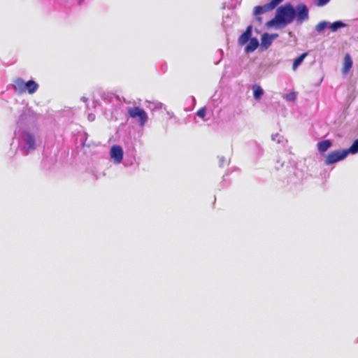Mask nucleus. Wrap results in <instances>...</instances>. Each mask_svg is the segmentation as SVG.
Returning <instances> with one entry per match:
<instances>
[{
    "label": "nucleus",
    "instance_id": "14",
    "mask_svg": "<svg viewBox=\"0 0 358 358\" xmlns=\"http://www.w3.org/2000/svg\"><path fill=\"white\" fill-rule=\"evenodd\" d=\"M25 86L26 82L20 78H17L13 84L14 90L20 94L25 92Z\"/></svg>",
    "mask_w": 358,
    "mask_h": 358
},
{
    "label": "nucleus",
    "instance_id": "24",
    "mask_svg": "<svg viewBox=\"0 0 358 358\" xmlns=\"http://www.w3.org/2000/svg\"><path fill=\"white\" fill-rule=\"evenodd\" d=\"M189 99V100L192 102V107L189 109H186V110H193V108L196 106V99H195L194 96H191Z\"/></svg>",
    "mask_w": 358,
    "mask_h": 358
},
{
    "label": "nucleus",
    "instance_id": "8",
    "mask_svg": "<svg viewBox=\"0 0 358 358\" xmlns=\"http://www.w3.org/2000/svg\"><path fill=\"white\" fill-rule=\"evenodd\" d=\"M124 152L122 148L119 145H114L110 148V156L115 164H120L123 159Z\"/></svg>",
    "mask_w": 358,
    "mask_h": 358
},
{
    "label": "nucleus",
    "instance_id": "16",
    "mask_svg": "<svg viewBox=\"0 0 358 358\" xmlns=\"http://www.w3.org/2000/svg\"><path fill=\"white\" fill-rule=\"evenodd\" d=\"M38 85L33 80H29L26 82L25 92L27 91L29 94H34L37 91Z\"/></svg>",
    "mask_w": 358,
    "mask_h": 358
},
{
    "label": "nucleus",
    "instance_id": "1",
    "mask_svg": "<svg viewBox=\"0 0 358 358\" xmlns=\"http://www.w3.org/2000/svg\"><path fill=\"white\" fill-rule=\"evenodd\" d=\"M309 19V8L304 3H299L295 6L290 2L285 3L277 8L275 15L266 22V27L279 30L296 21L302 24Z\"/></svg>",
    "mask_w": 358,
    "mask_h": 358
},
{
    "label": "nucleus",
    "instance_id": "12",
    "mask_svg": "<svg viewBox=\"0 0 358 358\" xmlns=\"http://www.w3.org/2000/svg\"><path fill=\"white\" fill-rule=\"evenodd\" d=\"M145 103H146L145 107L152 111L162 109V108L166 110V106H164V104L159 102V101H157V100H153V101L146 100Z\"/></svg>",
    "mask_w": 358,
    "mask_h": 358
},
{
    "label": "nucleus",
    "instance_id": "23",
    "mask_svg": "<svg viewBox=\"0 0 358 358\" xmlns=\"http://www.w3.org/2000/svg\"><path fill=\"white\" fill-rule=\"evenodd\" d=\"M285 99L288 101H294L296 99V94L295 92H290L286 94Z\"/></svg>",
    "mask_w": 358,
    "mask_h": 358
},
{
    "label": "nucleus",
    "instance_id": "20",
    "mask_svg": "<svg viewBox=\"0 0 358 358\" xmlns=\"http://www.w3.org/2000/svg\"><path fill=\"white\" fill-rule=\"evenodd\" d=\"M331 0H313L314 4L317 7H323L327 5Z\"/></svg>",
    "mask_w": 358,
    "mask_h": 358
},
{
    "label": "nucleus",
    "instance_id": "4",
    "mask_svg": "<svg viewBox=\"0 0 358 358\" xmlns=\"http://www.w3.org/2000/svg\"><path fill=\"white\" fill-rule=\"evenodd\" d=\"M275 8H277L276 4L273 0H271L268 3L264 5L255 6L252 13L254 20L259 24H261L262 23V17L261 15L266 13L272 11Z\"/></svg>",
    "mask_w": 358,
    "mask_h": 358
},
{
    "label": "nucleus",
    "instance_id": "6",
    "mask_svg": "<svg viewBox=\"0 0 358 358\" xmlns=\"http://www.w3.org/2000/svg\"><path fill=\"white\" fill-rule=\"evenodd\" d=\"M127 113L129 117L138 119V124L141 127L144 126L148 120L146 112L143 108L138 106L128 108Z\"/></svg>",
    "mask_w": 358,
    "mask_h": 358
},
{
    "label": "nucleus",
    "instance_id": "29",
    "mask_svg": "<svg viewBox=\"0 0 358 358\" xmlns=\"http://www.w3.org/2000/svg\"><path fill=\"white\" fill-rule=\"evenodd\" d=\"M81 100H82L83 102H87V99L85 96H83V97L81 98Z\"/></svg>",
    "mask_w": 358,
    "mask_h": 358
},
{
    "label": "nucleus",
    "instance_id": "27",
    "mask_svg": "<svg viewBox=\"0 0 358 358\" xmlns=\"http://www.w3.org/2000/svg\"><path fill=\"white\" fill-rule=\"evenodd\" d=\"M278 34H270L271 40L273 42V41L278 37Z\"/></svg>",
    "mask_w": 358,
    "mask_h": 358
},
{
    "label": "nucleus",
    "instance_id": "7",
    "mask_svg": "<svg viewBox=\"0 0 358 358\" xmlns=\"http://www.w3.org/2000/svg\"><path fill=\"white\" fill-rule=\"evenodd\" d=\"M348 155L345 149L336 150L331 152L324 159V164L327 166L334 164L345 159Z\"/></svg>",
    "mask_w": 358,
    "mask_h": 358
},
{
    "label": "nucleus",
    "instance_id": "26",
    "mask_svg": "<svg viewBox=\"0 0 358 358\" xmlns=\"http://www.w3.org/2000/svg\"><path fill=\"white\" fill-rule=\"evenodd\" d=\"M224 162H225V158L224 157H220V162H219V165L220 167L223 166Z\"/></svg>",
    "mask_w": 358,
    "mask_h": 358
},
{
    "label": "nucleus",
    "instance_id": "30",
    "mask_svg": "<svg viewBox=\"0 0 358 358\" xmlns=\"http://www.w3.org/2000/svg\"><path fill=\"white\" fill-rule=\"evenodd\" d=\"M85 0H78L79 4L82 3Z\"/></svg>",
    "mask_w": 358,
    "mask_h": 358
},
{
    "label": "nucleus",
    "instance_id": "31",
    "mask_svg": "<svg viewBox=\"0 0 358 358\" xmlns=\"http://www.w3.org/2000/svg\"><path fill=\"white\" fill-rule=\"evenodd\" d=\"M357 342H358V338H357Z\"/></svg>",
    "mask_w": 358,
    "mask_h": 358
},
{
    "label": "nucleus",
    "instance_id": "13",
    "mask_svg": "<svg viewBox=\"0 0 358 358\" xmlns=\"http://www.w3.org/2000/svg\"><path fill=\"white\" fill-rule=\"evenodd\" d=\"M332 145V141L329 139L320 141L317 143V150L320 154L327 152Z\"/></svg>",
    "mask_w": 358,
    "mask_h": 358
},
{
    "label": "nucleus",
    "instance_id": "10",
    "mask_svg": "<svg viewBox=\"0 0 358 358\" xmlns=\"http://www.w3.org/2000/svg\"><path fill=\"white\" fill-rule=\"evenodd\" d=\"M353 66V61L351 55L346 53L343 58V64L342 68V73L343 76L347 75Z\"/></svg>",
    "mask_w": 358,
    "mask_h": 358
},
{
    "label": "nucleus",
    "instance_id": "11",
    "mask_svg": "<svg viewBox=\"0 0 358 358\" xmlns=\"http://www.w3.org/2000/svg\"><path fill=\"white\" fill-rule=\"evenodd\" d=\"M259 40L253 37L245 45L244 51L246 54L252 53L259 48Z\"/></svg>",
    "mask_w": 358,
    "mask_h": 358
},
{
    "label": "nucleus",
    "instance_id": "28",
    "mask_svg": "<svg viewBox=\"0 0 358 358\" xmlns=\"http://www.w3.org/2000/svg\"><path fill=\"white\" fill-rule=\"evenodd\" d=\"M274 1V3L276 4V6L278 7V6L281 3V2L283 1V0H273Z\"/></svg>",
    "mask_w": 358,
    "mask_h": 358
},
{
    "label": "nucleus",
    "instance_id": "17",
    "mask_svg": "<svg viewBox=\"0 0 358 358\" xmlns=\"http://www.w3.org/2000/svg\"><path fill=\"white\" fill-rule=\"evenodd\" d=\"M253 97L255 100H259L264 95V90L259 85H255L252 87Z\"/></svg>",
    "mask_w": 358,
    "mask_h": 358
},
{
    "label": "nucleus",
    "instance_id": "15",
    "mask_svg": "<svg viewBox=\"0 0 358 358\" xmlns=\"http://www.w3.org/2000/svg\"><path fill=\"white\" fill-rule=\"evenodd\" d=\"M270 34L265 32L261 36V45L264 49H268L272 44Z\"/></svg>",
    "mask_w": 358,
    "mask_h": 358
},
{
    "label": "nucleus",
    "instance_id": "18",
    "mask_svg": "<svg viewBox=\"0 0 358 358\" xmlns=\"http://www.w3.org/2000/svg\"><path fill=\"white\" fill-rule=\"evenodd\" d=\"M348 156L349 155H355L358 153V138L355 139L351 145L347 148L345 149Z\"/></svg>",
    "mask_w": 358,
    "mask_h": 358
},
{
    "label": "nucleus",
    "instance_id": "19",
    "mask_svg": "<svg viewBox=\"0 0 358 358\" xmlns=\"http://www.w3.org/2000/svg\"><path fill=\"white\" fill-rule=\"evenodd\" d=\"M308 55L307 52L302 53L296 59H294L292 64V69L295 71L303 62L306 56Z\"/></svg>",
    "mask_w": 358,
    "mask_h": 358
},
{
    "label": "nucleus",
    "instance_id": "22",
    "mask_svg": "<svg viewBox=\"0 0 358 358\" xmlns=\"http://www.w3.org/2000/svg\"><path fill=\"white\" fill-rule=\"evenodd\" d=\"M206 115V108L205 107L201 108L197 112L196 115L200 118H204Z\"/></svg>",
    "mask_w": 358,
    "mask_h": 358
},
{
    "label": "nucleus",
    "instance_id": "25",
    "mask_svg": "<svg viewBox=\"0 0 358 358\" xmlns=\"http://www.w3.org/2000/svg\"><path fill=\"white\" fill-rule=\"evenodd\" d=\"M87 120L90 122H93L95 120V115L93 113H89L87 115Z\"/></svg>",
    "mask_w": 358,
    "mask_h": 358
},
{
    "label": "nucleus",
    "instance_id": "9",
    "mask_svg": "<svg viewBox=\"0 0 358 358\" xmlns=\"http://www.w3.org/2000/svg\"><path fill=\"white\" fill-rule=\"evenodd\" d=\"M252 31V25H248L246 27L245 30L240 35V36L238 38V43L240 46L245 45L248 42V41L253 38Z\"/></svg>",
    "mask_w": 358,
    "mask_h": 358
},
{
    "label": "nucleus",
    "instance_id": "21",
    "mask_svg": "<svg viewBox=\"0 0 358 358\" xmlns=\"http://www.w3.org/2000/svg\"><path fill=\"white\" fill-rule=\"evenodd\" d=\"M271 139L278 143H281L283 141V136L277 133L272 134Z\"/></svg>",
    "mask_w": 358,
    "mask_h": 358
},
{
    "label": "nucleus",
    "instance_id": "2",
    "mask_svg": "<svg viewBox=\"0 0 358 358\" xmlns=\"http://www.w3.org/2000/svg\"><path fill=\"white\" fill-rule=\"evenodd\" d=\"M14 138L17 139L19 147L24 155H27L36 149L35 136L29 130H21L18 134L17 131H14Z\"/></svg>",
    "mask_w": 358,
    "mask_h": 358
},
{
    "label": "nucleus",
    "instance_id": "3",
    "mask_svg": "<svg viewBox=\"0 0 358 358\" xmlns=\"http://www.w3.org/2000/svg\"><path fill=\"white\" fill-rule=\"evenodd\" d=\"M37 120L36 113L30 108H24L17 119L15 131L17 134L21 130H29Z\"/></svg>",
    "mask_w": 358,
    "mask_h": 358
},
{
    "label": "nucleus",
    "instance_id": "5",
    "mask_svg": "<svg viewBox=\"0 0 358 358\" xmlns=\"http://www.w3.org/2000/svg\"><path fill=\"white\" fill-rule=\"evenodd\" d=\"M347 24L342 20H337L334 22L321 21L315 27L317 33H322L325 29L329 28L331 31L336 32L341 28L346 27Z\"/></svg>",
    "mask_w": 358,
    "mask_h": 358
}]
</instances>
